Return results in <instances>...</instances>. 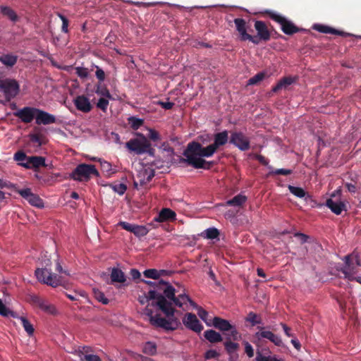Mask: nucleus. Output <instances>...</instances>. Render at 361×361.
I'll return each instance as SVG.
<instances>
[{"mask_svg":"<svg viewBox=\"0 0 361 361\" xmlns=\"http://www.w3.org/2000/svg\"><path fill=\"white\" fill-rule=\"evenodd\" d=\"M157 299L156 305L166 315V318L161 317L159 315H153L152 310L145 307L144 314L148 317L150 324L156 327L163 328L166 330H176L180 324L179 320L174 316V309L172 303L166 300L163 295H157L156 290H150L147 294H142L138 298L140 304L145 305L150 300Z\"/></svg>","mask_w":361,"mask_h":361,"instance_id":"obj_1","label":"nucleus"},{"mask_svg":"<svg viewBox=\"0 0 361 361\" xmlns=\"http://www.w3.org/2000/svg\"><path fill=\"white\" fill-rule=\"evenodd\" d=\"M227 141L228 133L223 131L216 133L214 135V143L207 147H204L198 142L190 143L183 154L185 157L184 161L195 169H209L210 164L206 161L203 157L212 156L217 149L225 145Z\"/></svg>","mask_w":361,"mask_h":361,"instance_id":"obj_2","label":"nucleus"},{"mask_svg":"<svg viewBox=\"0 0 361 361\" xmlns=\"http://www.w3.org/2000/svg\"><path fill=\"white\" fill-rule=\"evenodd\" d=\"M344 264L341 271L344 274V278L347 279H353V275L357 273L359 267L361 266V260L356 252H353L344 257Z\"/></svg>","mask_w":361,"mask_h":361,"instance_id":"obj_3","label":"nucleus"},{"mask_svg":"<svg viewBox=\"0 0 361 361\" xmlns=\"http://www.w3.org/2000/svg\"><path fill=\"white\" fill-rule=\"evenodd\" d=\"M137 137L131 139L126 143V147L129 151L137 154H142L145 152L151 155L154 154V150L151 149V144L145 135L141 133L137 134Z\"/></svg>","mask_w":361,"mask_h":361,"instance_id":"obj_4","label":"nucleus"},{"mask_svg":"<svg viewBox=\"0 0 361 361\" xmlns=\"http://www.w3.org/2000/svg\"><path fill=\"white\" fill-rule=\"evenodd\" d=\"M0 92H3L6 101L9 102L18 94L20 85L16 80L13 78L1 79Z\"/></svg>","mask_w":361,"mask_h":361,"instance_id":"obj_5","label":"nucleus"},{"mask_svg":"<svg viewBox=\"0 0 361 361\" xmlns=\"http://www.w3.org/2000/svg\"><path fill=\"white\" fill-rule=\"evenodd\" d=\"M49 263H45V267L42 269H37L35 270V275L38 281L43 283H46L52 287H56L61 282V278L56 274L51 272V269L48 268Z\"/></svg>","mask_w":361,"mask_h":361,"instance_id":"obj_6","label":"nucleus"},{"mask_svg":"<svg viewBox=\"0 0 361 361\" xmlns=\"http://www.w3.org/2000/svg\"><path fill=\"white\" fill-rule=\"evenodd\" d=\"M92 175L99 176V173L94 165L80 164L70 176L75 180L87 181Z\"/></svg>","mask_w":361,"mask_h":361,"instance_id":"obj_7","label":"nucleus"},{"mask_svg":"<svg viewBox=\"0 0 361 361\" xmlns=\"http://www.w3.org/2000/svg\"><path fill=\"white\" fill-rule=\"evenodd\" d=\"M154 170L149 166H142L134 178L133 185L136 189L145 187L154 176Z\"/></svg>","mask_w":361,"mask_h":361,"instance_id":"obj_8","label":"nucleus"},{"mask_svg":"<svg viewBox=\"0 0 361 361\" xmlns=\"http://www.w3.org/2000/svg\"><path fill=\"white\" fill-rule=\"evenodd\" d=\"M212 325L221 331H229V333L226 334V339L228 340L233 339L235 341L240 338V335L236 329L233 326L228 320L215 317L213 319Z\"/></svg>","mask_w":361,"mask_h":361,"instance_id":"obj_9","label":"nucleus"},{"mask_svg":"<svg viewBox=\"0 0 361 361\" xmlns=\"http://www.w3.org/2000/svg\"><path fill=\"white\" fill-rule=\"evenodd\" d=\"M272 20L279 24L281 30L286 35H292L303 30V29L298 27L293 22L288 20L285 17L274 12H272Z\"/></svg>","mask_w":361,"mask_h":361,"instance_id":"obj_10","label":"nucleus"},{"mask_svg":"<svg viewBox=\"0 0 361 361\" xmlns=\"http://www.w3.org/2000/svg\"><path fill=\"white\" fill-rule=\"evenodd\" d=\"M16 192L26 200L32 206L37 208L44 207L43 200L37 195L32 192L30 188H25L21 190H16Z\"/></svg>","mask_w":361,"mask_h":361,"instance_id":"obj_11","label":"nucleus"},{"mask_svg":"<svg viewBox=\"0 0 361 361\" xmlns=\"http://www.w3.org/2000/svg\"><path fill=\"white\" fill-rule=\"evenodd\" d=\"M37 111V108L26 106L18 109L17 111L13 113V115L20 119L22 122L29 123L35 118Z\"/></svg>","mask_w":361,"mask_h":361,"instance_id":"obj_12","label":"nucleus"},{"mask_svg":"<svg viewBox=\"0 0 361 361\" xmlns=\"http://www.w3.org/2000/svg\"><path fill=\"white\" fill-rule=\"evenodd\" d=\"M341 190H338L334 191L331 195V198H329L326 202V205L328 208L331 209V211L336 215H339L342 213L343 211H346V205L344 202L338 200H334L333 198L336 197V193H340Z\"/></svg>","mask_w":361,"mask_h":361,"instance_id":"obj_13","label":"nucleus"},{"mask_svg":"<svg viewBox=\"0 0 361 361\" xmlns=\"http://www.w3.org/2000/svg\"><path fill=\"white\" fill-rule=\"evenodd\" d=\"M234 23L236 27V30L240 35V38L242 40H250L253 42L254 43H258V40H257L256 37H252V35L247 33V25L245 21L242 18H236L234 20Z\"/></svg>","mask_w":361,"mask_h":361,"instance_id":"obj_14","label":"nucleus"},{"mask_svg":"<svg viewBox=\"0 0 361 361\" xmlns=\"http://www.w3.org/2000/svg\"><path fill=\"white\" fill-rule=\"evenodd\" d=\"M183 323L187 328L197 333H200L203 329V326L200 323L196 315L192 313H187L183 319Z\"/></svg>","mask_w":361,"mask_h":361,"instance_id":"obj_15","label":"nucleus"},{"mask_svg":"<svg viewBox=\"0 0 361 361\" xmlns=\"http://www.w3.org/2000/svg\"><path fill=\"white\" fill-rule=\"evenodd\" d=\"M230 142L241 150H247L250 147L249 139L242 133H232Z\"/></svg>","mask_w":361,"mask_h":361,"instance_id":"obj_16","label":"nucleus"},{"mask_svg":"<svg viewBox=\"0 0 361 361\" xmlns=\"http://www.w3.org/2000/svg\"><path fill=\"white\" fill-rule=\"evenodd\" d=\"M56 117L44 111L37 109L35 123L37 125H49L56 123Z\"/></svg>","mask_w":361,"mask_h":361,"instance_id":"obj_17","label":"nucleus"},{"mask_svg":"<svg viewBox=\"0 0 361 361\" xmlns=\"http://www.w3.org/2000/svg\"><path fill=\"white\" fill-rule=\"evenodd\" d=\"M73 103L78 110L84 113L90 112L92 108L90 99L84 95L77 96Z\"/></svg>","mask_w":361,"mask_h":361,"instance_id":"obj_18","label":"nucleus"},{"mask_svg":"<svg viewBox=\"0 0 361 361\" xmlns=\"http://www.w3.org/2000/svg\"><path fill=\"white\" fill-rule=\"evenodd\" d=\"M156 292L161 291L165 295V297L170 298L173 296L176 290L169 283L160 280L156 283Z\"/></svg>","mask_w":361,"mask_h":361,"instance_id":"obj_19","label":"nucleus"},{"mask_svg":"<svg viewBox=\"0 0 361 361\" xmlns=\"http://www.w3.org/2000/svg\"><path fill=\"white\" fill-rule=\"evenodd\" d=\"M20 165L26 169L39 168L45 166V159L42 157H29L27 161L20 163Z\"/></svg>","mask_w":361,"mask_h":361,"instance_id":"obj_20","label":"nucleus"},{"mask_svg":"<svg viewBox=\"0 0 361 361\" xmlns=\"http://www.w3.org/2000/svg\"><path fill=\"white\" fill-rule=\"evenodd\" d=\"M173 302V303L179 307H182L183 305L186 304L188 302L193 307H197V304L193 302L190 297L185 293H180L178 295V297H175V294L173 297L169 298Z\"/></svg>","mask_w":361,"mask_h":361,"instance_id":"obj_21","label":"nucleus"},{"mask_svg":"<svg viewBox=\"0 0 361 361\" xmlns=\"http://www.w3.org/2000/svg\"><path fill=\"white\" fill-rule=\"evenodd\" d=\"M312 27L314 30H315L319 32L325 33V34H332V35H340V36H347L348 35L343 31H340V30H336L335 28L329 27L328 25H322V24H315L313 25Z\"/></svg>","mask_w":361,"mask_h":361,"instance_id":"obj_22","label":"nucleus"},{"mask_svg":"<svg viewBox=\"0 0 361 361\" xmlns=\"http://www.w3.org/2000/svg\"><path fill=\"white\" fill-rule=\"evenodd\" d=\"M176 213L170 209L164 208L161 210L159 215L154 219L156 221L164 222L176 219Z\"/></svg>","mask_w":361,"mask_h":361,"instance_id":"obj_23","label":"nucleus"},{"mask_svg":"<svg viewBox=\"0 0 361 361\" xmlns=\"http://www.w3.org/2000/svg\"><path fill=\"white\" fill-rule=\"evenodd\" d=\"M294 80L291 77H284L281 79L276 85L272 88V92H277L282 90H287L288 87L293 84Z\"/></svg>","mask_w":361,"mask_h":361,"instance_id":"obj_24","label":"nucleus"},{"mask_svg":"<svg viewBox=\"0 0 361 361\" xmlns=\"http://www.w3.org/2000/svg\"><path fill=\"white\" fill-rule=\"evenodd\" d=\"M224 346L226 352L231 355V361H235L238 356L237 355H233L239 348V344L237 343H233L231 341V340H228L224 343Z\"/></svg>","mask_w":361,"mask_h":361,"instance_id":"obj_25","label":"nucleus"},{"mask_svg":"<svg viewBox=\"0 0 361 361\" xmlns=\"http://www.w3.org/2000/svg\"><path fill=\"white\" fill-rule=\"evenodd\" d=\"M255 27L257 31L258 36L260 39L267 40L269 38V32L266 25L262 21H256Z\"/></svg>","mask_w":361,"mask_h":361,"instance_id":"obj_26","label":"nucleus"},{"mask_svg":"<svg viewBox=\"0 0 361 361\" xmlns=\"http://www.w3.org/2000/svg\"><path fill=\"white\" fill-rule=\"evenodd\" d=\"M204 334L205 338L211 343H218L223 340L222 336L219 333L212 329L204 331Z\"/></svg>","mask_w":361,"mask_h":361,"instance_id":"obj_27","label":"nucleus"},{"mask_svg":"<svg viewBox=\"0 0 361 361\" xmlns=\"http://www.w3.org/2000/svg\"><path fill=\"white\" fill-rule=\"evenodd\" d=\"M18 57L12 54H4L0 56V61L7 67H13L17 62Z\"/></svg>","mask_w":361,"mask_h":361,"instance_id":"obj_28","label":"nucleus"},{"mask_svg":"<svg viewBox=\"0 0 361 361\" xmlns=\"http://www.w3.org/2000/svg\"><path fill=\"white\" fill-rule=\"evenodd\" d=\"M37 306L49 314H55L56 313V307L53 305L48 303L43 298Z\"/></svg>","mask_w":361,"mask_h":361,"instance_id":"obj_29","label":"nucleus"},{"mask_svg":"<svg viewBox=\"0 0 361 361\" xmlns=\"http://www.w3.org/2000/svg\"><path fill=\"white\" fill-rule=\"evenodd\" d=\"M246 196L243 195H238L233 199L228 200L226 204L229 206L240 207L246 202Z\"/></svg>","mask_w":361,"mask_h":361,"instance_id":"obj_30","label":"nucleus"},{"mask_svg":"<svg viewBox=\"0 0 361 361\" xmlns=\"http://www.w3.org/2000/svg\"><path fill=\"white\" fill-rule=\"evenodd\" d=\"M111 279L113 282L124 283L126 281L124 273L118 269H113Z\"/></svg>","mask_w":361,"mask_h":361,"instance_id":"obj_31","label":"nucleus"},{"mask_svg":"<svg viewBox=\"0 0 361 361\" xmlns=\"http://www.w3.org/2000/svg\"><path fill=\"white\" fill-rule=\"evenodd\" d=\"M0 12L13 22L18 20V16L16 15V12L8 6H0Z\"/></svg>","mask_w":361,"mask_h":361,"instance_id":"obj_32","label":"nucleus"},{"mask_svg":"<svg viewBox=\"0 0 361 361\" xmlns=\"http://www.w3.org/2000/svg\"><path fill=\"white\" fill-rule=\"evenodd\" d=\"M145 354L154 355L157 353V345L152 342H147L142 349Z\"/></svg>","mask_w":361,"mask_h":361,"instance_id":"obj_33","label":"nucleus"},{"mask_svg":"<svg viewBox=\"0 0 361 361\" xmlns=\"http://www.w3.org/2000/svg\"><path fill=\"white\" fill-rule=\"evenodd\" d=\"M92 350L90 347L83 346L75 350L74 353L80 357V360H82L86 355H92Z\"/></svg>","mask_w":361,"mask_h":361,"instance_id":"obj_34","label":"nucleus"},{"mask_svg":"<svg viewBox=\"0 0 361 361\" xmlns=\"http://www.w3.org/2000/svg\"><path fill=\"white\" fill-rule=\"evenodd\" d=\"M23 326L29 336H32L35 332V329L32 324L24 317H19Z\"/></svg>","mask_w":361,"mask_h":361,"instance_id":"obj_35","label":"nucleus"},{"mask_svg":"<svg viewBox=\"0 0 361 361\" xmlns=\"http://www.w3.org/2000/svg\"><path fill=\"white\" fill-rule=\"evenodd\" d=\"M245 321L250 323L252 326L261 324V318L259 315L251 312L245 318Z\"/></svg>","mask_w":361,"mask_h":361,"instance_id":"obj_36","label":"nucleus"},{"mask_svg":"<svg viewBox=\"0 0 361 361\" xmlns=\"http://www.w3.org/2000/svg\"><path fill=\"white\" fill-rule=\"evenodd\" d=\"M288 188L293 195L298 197L302 198L306 195V192L302 188L289 185Z\"/></svg>","mask_w":361,"mask_h":361,"instance_id":"obj_37","label":"nucleus"},{"mask_svg":"<svg viewBox=\"0 0 361 361\" xmlns=\"http://www.w3.org/2000/svg\"><path fill=\"white\" fill-rule=\"evenodd\" d=\"M0 314L3 317H17L15 312L9 310L2 302V300L0 299Z\"/></svg>","mask_w":361,"mask_h":361,"instance_id":"obj_38","label":"nucleus"},{"mask_svg":"<svg viewBox=\"0 0 361 361\" xmlns=\"http://www.w3.org/2000/svg\"><path fill=\"white\" fill-rule=\"evenodd\" d=\"M132 233H133L137 237H142L147 234L148 230L144 226L135 225Z\"/></svg>","mask_w":361,"mask_h":361,"instance_id":"obj_39","label":"nucleus"},{"mask_svg":"<svg viewBox=\"0 0 361 361\" xmlns=\"http://www.w3.org/2000/svg\"><path fill=\"white\" fill-rule=\"evenodd\" d=\"M128 122L133 129L137 130L141 126H142L144 121L142 119L132 116L128 118Z\"/></svg>","mask_w":361,"mask_h":361,"instance_id":"obj_40","label":"nucleus"},{"mask_svg":"<svg viewBox=\"0 0 361 361\" xmlns=\"http://www.w3.org/2000/svg\"><path fill=\"white\" fill-rule=\"evenodd\" d=\"M265 76H266V74L264 73H263V72L259 73L257 75H255V76H253L249 79V80L247 82V85H252L258 84L259 82H261L262 80H264Z\"/></svg>","mask_w":361,"mask_h":361,"instance_id":"obj_41","label":"nucleus"},{"mask_svg":"<svg viewBox=\"0 0 361 361\" xmlns=\"http://www.w3.org/2000/svg\"><path fill=\"white\" fill-rule=\"evenodd\" d=\"M161 272H164V271H161ZM144 276L147 278L157 279L161 276V271L153 269H147L144 271Z\"/></svg>","mask_w":361,"mask_h":361,"instance_id":"obj_42","label":"nucleus"},{"mask_svg":"<svg viewBox=\"0 0 361 361\" xmlns=\"http://www.w3.org/2000/svg\"><path fill=\"white\" fill-rule=\"evenodd\" d=\"M94 298L104 305L109 303V300L105 297L104 294L98 289H93Z\"/></svg>","mask_w":361,"mask_h":361,"instance_id":"obj_43","label":"nucleus"},{"mask_svg":"<svg viewBox=\"0 0 361 361\" xmlns=\"http://www.w3.org/2000/svg\"><path fill=\"white\" fill-rule=\"evenodd\" d=\"M205 237L208 239H214L219 235L218 229L215 228H210L204 231Z\"/></svg>","mask_w":361,"mask_h":361,"instance_id":"obj_44","label":"nucleus"},{"mask_svg":"<svg viewBox=\"0 0 361 361\" xmlns=\"http://www.w3.org/2000/svg\"><path fill=\"white\" fill-rule=\"evenodd\" d=\"M195 308L197 310L198 316L207 324V326H211V323L207 321L208 312L197 305Z\"/></svg>","mask_w":361,"mask_h":361,"instance_id":"obj_45","label":"nucleus"},{"mask_svg":"<svg viewBox=\"0 0 361 361\" xmlns=\"http://www.w3.org/2000/svg\"><path fill=\"white\" fill-rule=\"evenodd\" d=\"M256 337L259 340L262 338H267L271 340V331L265 330L264 328L259 329V331L256 333Z\"/></svg>","mask_w":361,"mask_h":361,"instance_id":"obj_46","label":"nucleus"},{"mask_svg":"<svg viewBox=\"0 0 361 361\" xmlns=\"http://www.w3.org/2000/svg\"><path fill=\"white\" fill-rule=\"evenodd\" d=\"M28 157H27L26 154L22 151H18L14 154L15 161H18L19 164L27 161Z\"/></svg>","mask_w":361,"mask_h":361,"instance_id":"obj_47","label":"nucleus"},{"mask_svg":"<svg viewBox=\"0 0 361 361\" xmlns=\"http://www.w3.org/2000/svg\"><path fill=\"white\" fill-rule=\"evenodd\" d=\"M293 173V170L286 169H272V176H288Z\"/></svg>","mask_w":361,"mask_h":361,"instance_id":"obj_48","label":"nucleus"},{"mask_svg":"<svg viewBox=\"0 0 361 361\" xmlns=\"http://www.w3.org/2000/svg\"><path fill=\"white\" fill-rule=\"evenodd\" d=\"M113 190L118 193L119 195H123L127 190V187L125 184L119 183L114 185L113 187Z\"/></svg>","mask_w":361,"mask_h":361,"instance_id":"obj_49","label":"nucleus"},{"mask_svg":"<svg viewBox=\"0 0 361 361\" xmlns=\"http://www.w3.org/2000/svg\"><path fill=\"white\" fill-rule=\"evenodd\" d=\"M76 74L81 78H86L88 76V71L86 68L76 67Z\"/></svg>","mask_w":361,"mask_h":361,"instance_id":"obj_50","label":"nucleus"},{"mask_svg":"<svg viewBox=\"0 0 361 361\" xmlns=\"http://www.w3.org/2000/svg\"><path fill=\"white\" fill-rule=\"evenodd\" d=\"M109 104V101L107 98L102 97L99 99L97 106L98 108L101 109L103 111H106L107 106Z\"/></svg>","mask_w":361,"mask_h":361,"instance_id":"obj_51","label":"nucleus"},{"mask_svg":"<svg viewBox=\"0 0 361 361\" xmlns=\"http://www.w3.org/2000/svg\"><path fill=\"white\" fill-rule=\"evenodd\" d=\"M220 354L215 350H207L204 354V358L207 360L217 358Z\"/></svg>","mask_w":361,"mask_h":361,"instance_id":"obj_52","label":"nucleus"},{"mask_svg":"<svg viewBox=\"0 0 361 361\" xmlns=\"http://www.w3.org/2000/svg\"><path fill=\"white\" fill-rule=\"evenodd\" d=\"M42 298H41L39 296L34 294H30L28 295V302L32 303L34 305H37V304L41 301Z\"/></svg>","mask_w":361,"mask_h":361,"instance_id":"obj_53","label":"nucleus"},{"mask_svg":"<svg viewBox=\"0 0 361 361\" xmlns=\"http://www.w3.org/2000/svg\"><path fill=\"white\" fill-rule=\"evenodd\" d=\"M57 15L61 19L62 23H63L62 31L64 32L65 33H67L68 32V20H67V18L65 16H63L61 13H58Z\"/></svg>","mask_w":361,"mask_h":361,"instance_id":"obj_54","label":"nucleus"},{"mask_svg":"<svg viewBox=\"0 0 361 361\" xmlns=\"http://www.w3.org/2000/svg\"><path fill=\"white\" fill-rule=\"evenodd\" d=\"M149 137L153 141H158L160 140V135L155 130L149 129Z\"/></svg>","mask_w":361,"mask_h":361,"instance_id":"obj_55","label":"nucleus"},{"mask_svg":"<svg viewBox=\"0 0 361 361\" xmlns=\"http://www.w3.org/2000/svg\"><path fill=\"white\" fill-rule=\"evenodd\" d=\"M29 137H30V140L32 142L37 143L38 145V146L42 145V143L41 141V138H42L41 135H39L38 134H30L29 135Z\"/></svg>","mask_w":361,"mask_h":361,"instance_id":"obj_56","label":"nucleus"},{"mask_svg":"<svg viewBox=\"0 0 361 361\" xmlns=\"http://www.w3.org/2000/svg\"><path fill=\"white\" fill-rule=\"evenodd\" d=\"M245 351L249 357L254 355V350L252 345L248 342H245Z\"/></svg>","mask_w":361,"mask_h":361,"instance_id":"obj_57","label":"nucleus"},{"mask_svg":"<svg viewBox=\"0 0 361 361\" xmlns=\"http://www.w3.org/2000/svg\"><path fill=\"white\" fill-rule=\"evenodd\" d=\"M118 225L121 226L123 229L132 232L133 229V226L135 224H130L129 223L125 221H121L118 223Z\"/></svg>","mask_w":361,"mask_h":361,"instance_id":"obj_58","label":"nucleus"},{"mask_svg":"<svg viewBox=\"0 0 361 361\" xmlns=\"http://www.w3.org/2000/svg\"><path fill=\"white\" fill-rule=\"evenodd\" d=\"M81 361H102L100 357L97 355L92 354L90 355H86Z\"/></svg>","mask_w":361,"mask_h":361,"instance_id":"obj_59","label":"nucleus"},{"mask_svg":"<svg viewBox=\"0 0 361 361\" xmlns=\"http://www.w3.org/2000/svg\"><path fill=\"white\" fill-rule=\"evenodd\" d=\"M272 343L278 346H282L283 345L281 338L274 334H272Z\"/></svg>","mask_w":361,"mask_h":361,"instance_id":"obj_60","label":"nucleus"},{"mask_svg":"<svg viewBox=\"0 0 361 361\" xmlns=\"http://www.w3.org/2000/svg\"><path fill=\"white\" fill-rule=\"evenodd\" d=\"M97 92L99 94H101L102 96H104L106 98H110L111 97V94L109 92V90L105 88V87H102L101 89H98Z\"/></svg>","mask_w":361,"mask_h":361,"instance_id":"obj_61","label":"nucleus"},{"mask_svg":"<svg viewBox=\"0 0 361 361\" xmlns=\"http://www.w3.org/2000/svg\"><path fill=\"white\" fill-rule=\"evenodd\" d=\"M345 186L347 188V190L351 193H355L357 191V187L353 183H346Z\"/></svg>","mask_w":361,"mask_h":361,"instance_id":"obj_62","label":"nucleus"},{"mask_svg":"<svg viewBox=\"0 0 361 361\" xmlns=\"http://www.w3.org/2000/svg\"><path fill=\"white\" fill-rule=\"evenodd\" d=\"M96 76L99 80L103 81L105 78V73L101 68L97 67L96 71Z\"/></svg>","mask_w":361,"mask_h":361,"instance_id":"obj_63","label":"nucleus"},{"mask_svg":"<svg viewBox=\"0 0 361 361\" xmlns=\"http://www.w3.org/2000/svg\"><path fill=\"white\" fill-rule=\"evenodd\" d=\"M158 104L159 105H161L165 109H171L173 106V103L170 102H159Z\"/></svg>","mask_w":361,"mask_h":361,"instance_id":"obj_64","label":"nucleus"}]
</instances>
